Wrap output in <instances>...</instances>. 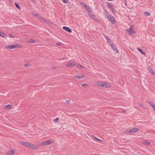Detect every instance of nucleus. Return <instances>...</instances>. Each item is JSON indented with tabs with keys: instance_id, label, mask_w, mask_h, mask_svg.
Here are the masks:
<instances>
[{
	"instance_id": "obj_9",
	"label": "nucleus",
	"mask_w": 155,
	"mask_h": 155,
	"mask_svg": "<svg viewBox=\"0 0 155 155\" xmlns=\"http://www.w3.org/2000/svg\"><path fill=\"white\" fill-rule=\"evenodd\" d=\"M28 147H30L33 149H36L37 148V146L36 145H35L34 144L31 143H30Z\"/></svg>"
},
{
	"instance_id": "obj_8",
	"label": "nucleus",
	"mask_w": 155,
	"mask_h": 155,
	"mask_svg": "<svg viewBox=\"0 0 155 155\" xmlns=\"http://www.w3.org/2000/svg\"><path fill=\"white\" fill-rule=\"evenodd\" d=\"M113 24H114L115 22V19L114 17L111 15L108 18H107Z\"/></svg>"
},
{
	"instance_id": "obj_24",
	"label": "nucleus",
	"mask_w": 155,
	"mask_h": 155,
	"mask_svg": "<svg viewBox=\"0 0 155 155\" xmlns=\"http://www.w3.org/2000/svg\"><path fill=\"white\" fill-rule=\"evenodd\" d=\"M15 6L16 7V8H18V9H20V10L21 9V8L20 7V6L16 3L15 2Z\"/></svg>"
},
{
	"instance_id": "obj_2",
	"label": "nucleus",
	"mask_w": 155,
	"mask_h": 155,
	"mask_svg": "<svg viewBox=\"0 0 155 155\" xmlns=\"http://www.w3.org/2000/svg\"><path fill=\"white\" fill-rule=\"evenodd\" d=\"M54 143V141L52 139H50L44 141L39 144L41 146H45L50 145Z\"/></svg>"
},
{
	"instance_id": "obj_16",
	"label": "nucleus",
	"mask_w": 155,
	"mask_h": 155,
	"mask_svg": "<svg viewBox=\"0 0 155 155\" xmlns=\"http://www.w3.org/2000/svg\"><path fill=\"white\" fill-rule=\"evenodd\" d=\"M89 16L91 18H94L95 17V16L93 14L92 12L88 13Z\"/></svg>"
},
{
	"instance_id": "obj_26",
	"label": "nucleus",
	"mask_w": 155,
	"mask_h": 155,
	"mask_svg": "<svg viewBox=\"0 0 155 155\" xmlns=\"http://www.w3.org/2000/svg\"><path fill=\"white\" fill-rule=\"evenodd\" d=\"M137 49H138V51H139L142 54H143V55H144L145 54L144 53V52L140 48H137Z\"/></svg>"
},
{
	"instance_id": "obj_38",
	"label": "nucleus",
	"mask_w": 155,
	"mask_h": 155,
	"mask_svg": "<svg viewBox=\"0 0 155 155\" xmlns=\"http://www.w3.org/2000/svg\"><path fill=\"white\" fill-rule=\"evenodd\" d=\"M153 75H154V76H155V72H154L153 74H152Z\"/></svg>"
},
{
	"instance_id": "obj_32",
	"label": "nucleus",
	"mask_w": 155,
	"mask_h": 155,
	"mask_svg": "<svg viewBox=\"0 0 155 155\" xmlns=\"http://www.w3.org/2000/svg\"><path fill=\"white\" fill-rule=\"evenodd\" d=\"M144 14L147 15V16H149L150 15V14L147 12H145L144 13Z\"/></svg>"
},
{
	"instance_id": "obj_5",
	"label": "nucleus",
	"mask_w": 155,
	"mask_h": 155,
	"mask_svg": "<svg viewBox=\"0 0 155 155\" xmlns=\"http://www.w3.org/2000/svg\"><path fill=\"white\" fill-rule=\"evenodd\" d=\"M110 46L111 47V48L115 51L116 53H118L119 51L117 49L115 45L113 43L110 44Z\"/></svg>"
},
{
	"instance_id": "obj_28",
	"label": "nucleus",
	"mask_w": 155,
	"mask_h": 155,
	"mask_svg": "<svg viewBox=\"0 0 155 155\" xmlns=\"http://www.w3.org/2000/svg\"><path fill=\"white\" fill-rule=\"evenodd\" d=\"M59 120V118H56L55 119H54V120L53 121H54V122L55 123H56Z\"/></svg>"
},
{
	"instance_id": "obj_12",
	"label": "nucleus",
	"mask_w": 155,
	"mask_h": 155,
	"mask_svg": "<svg viewBox=\"0 0 155 155\" xmlns=\"http://www.w3.org/2000/svg\"><path fill=\"white\" fill-rule=\"evenodd\" d=\"M63 29L64 30L68 31V32L69 33L71 32L72 31H71V30L69 28H68V27H65V26L63 28Z\"/></svg>"
},
{
	"instance_id": "obj_15",
	"label": "nucleus",
	"mask_w": 155,
	"mask_h": 155,
	"mask_svg": "<svg viewBox=\"0 0 155 155\" xmlns=\"http://www.w3.org/2000/svg\"><path fill=\"white\" fill-rule=\"evenodd\" d=\"M149 103L150 106L152 107L155 112V104L151 102H150Z\"/></svg>"
},
{
	"instance_id": "obj_27",
	"label": "nucleus",
	"mask_w": 155,
	"mask_h": 155,
	"mask_svg": "<svg viewBox=\"0 0 155 155\" xmlns=\"http://www.w3.org/2000/svg\"><path fill=\"white\" fill-rule=\"evenodd\" d=\"M37 17L40 19L42 20H43L45 22H46V21L42 17H41V16H37Z\"/></svg>"
},
{
	"instance_id": "obj_10",
	"label": "nucleus",
	"mask_w": 155,
	"mask_h": 155,
	"mask_svg": "<svg viewBox=\"0 0 155 155\" xmlns=\"http://www.w3.org/2000/svg\"><path fill=\"white\" fill-rule=\"evenodd\" d=\"M15 151L14 150H10L8 151L6 155H11L15 153Z\"/></svg>"
},
{
	"instance_id": "obj_37",
	"label": "nucleus",
	"mask_w": 155,
	"mask_h": 155,
	"mask_svg": "<svg viewBox=\"0 0 155 155\" xmlns=\"http://www.w3.org/2000/svg\"><path fill=\"white\" fill-rule=\"evenodd\" d=\"M56 45L57 46H60L61 45V44L59 43H57Z\"/></svg>"
},
{
	"instance_id": "obj_34",
	"label": "nucleus",
	"mask_w": 155,
	"mask_h": 155,
	"mask_svg": "<svg viewBox=\"0 0 155 155\" xmlns=\"http://www.w3.org/2000/svg\"><path fill=\"white\" fill-rule=\"evenodd\" d=\"M149 71L150 73H151L152 74H153V73L154 72L153 70L152 69H150L149 70Z\"/></svg>"
},
{
	"instance_id": "obj_20",
	"label": "nucleus",
	"mask_w": 155,
	"mask_h": 155,
	"mask_svg": "<svg viewBox=\"0 0 155 155\" xmlns=\"http://www.w3.org/2000/svg\"><path fill=\"white\" fill-rule=\"evenodd\" d=\"M76 78L78 79H80L84 77V76L76 75Z\"/></svg>"
},
{
	"instance_id": "obj_23",
	"label": "nucleus",
	"mask_w": 155,
	"mask_h": 155,
	"mask_svg": "<svg viewBox=\"0 0 155 155\" xmlns=\"http://www.w3.org/2000/svg\"><path fill=\"white\" fill-rule=\"evenodd\" d=\"M84 7L85 9L88 7L87 5L85 4H84L82 2L80 3Z\"/></svg>"
},
{
	"instance_id": "obj_11",
	"label": "nucleus",
	"mask_w": 155,
	"mask_h": 155,
	"mask_svg": "<svg viewBox=\"0 0 155 155\" xmlns=\"http://www.w3.org/2000/svg\"><path fill=\"white\" fill-rule=\"evenodd\" d=\"M30 143L27 142H21L20 144L26 147H29Z\"/></svg>"
},
{
	"instance_id": "obj_29",
	"label": "nucleus",
	"mask_w": 155,
	"mask_h": 155,
	"mask_svg": "<svg viewBox=\"0 0 155 155\" xmlns=\"http://www.w3.org/2000/svg\"><path fill=\"white\" fill-rule=\"evenodd\" d=\"M11 107V106L9 104L7 105L6 106V108L8 109H10Z\"/></svg>"
},
{
	"instance_id": "obj_30",
	"label": "nucleus",
	"mask_w": 155,
	"mask_h": 155,
	"mask_svg": "<svg viewBox=\"0 0 155 155\" xmlns=\"http://www.w3.org/2000/svg\"><path fill=\"white\" fill-rule=\"evenodd\" d=\"M143 143L144 144H146L147 145H149L150 144V143L147 141H144L143 142Z\"/></svg>"
},
{
	"instance_id": "obj_35",
	"label": "nucleus",
	"mask_w": 155,
	"mask_h": 155,
	"mask_svg": "<svg viewBox=\"0 0 155 155\" xmlns=\"http://www.w3.org/2000/svg\"><path fill=\"white\" fill-rule=\"evenodd\" d=\"M63 2L64 3H66L68 2V0H62Z\"/></svg>"
},
{
	"instance_id": "obj_1",
	"label": "nucleus",
	"mask_w": 155,
	"mask_h": 155,
	"mask_svg": "<svg viewBox=\"0 0 155 155\" xmlns=\"http://www.w3.org/2000/svg\"><path fill=\"white\" fill-rule=\"evenodd\" d=\"M95 84L97 86L104 88L109 87L111 86V84L108 82L97 81Z\"/></svg>"
},
{
	"instance_id": "obj_17",
	"label": "nucleus",
	"mask_w": 155,
	"mask_h": 155,
	"mask_svg": "<svg viewBox=\"0 0 155 155\" xmlns=\"http://www.w3.org/2000/svg\"><path fill=\"white\" fill-rule=\"evenodd\" d=\"M27 42L28 43H35L36 42V41H35V40H34L33 39H30L28 40L27 41Z\"/></svg>"
},
{
	"instance_id": "obj_14",
	"label": "nucleus",
	"mask_w": 155,
	"mask_h": 155,
	"mask_svg": "<svg viewBox=\"0 0 155 155\" xmlns=\"http://www.w3.org/2000/svg\"><path fill=\"white\" fill-rule=\"evenodd\" d=\"M104 11L105 12L104 13V14L107 17V18H108L111 15L109 12H107L106 10L104 9Z\"/></svg>"
},
{
	"instance_id": "obj_19",
	"label": "nucleus",
	"mask_w": 155,
	"mask_h": 155,
	"mask_svg": "<svg viewBox=\"0 0 155 155\" xmlns=\"http://www.w3.org/2000/svg\"><path fill=\"white\" fill-rule=\"evenodd\" d=\"M0 36H1L4 38L6 37V35L4 33L1 31H0Z\"/></svg>"
},
{
	"instance_id": "obj_31",
	"label": "nucleus",
	"mask_w": 155,
	"mask_h": 155,
	"mask_svg": "<svg viewBox=\"0 0 155 155\" xmlns=\"http://www.w3.org/2000/svg\"><path fill=\"white\" fill-rule=\"evenodd\" d=\"M9 37L10 38H14V36L13 34H10L9 35Z\"/></svg>"
},
{
	"instance_id": "obj_21",
	"label": "nucleus",
	"mask_w": 155,
	"mask_h": 155,
	"mask_svg": "<svg viewBox=\"0 0 155 155\" xmlns=\"http://www.w3.org/2000/svg\"><path fill=\"white\" fill-rule=\"evenodd\" d=\"M93 137H94V138L95 139L97 140V141H99V142L101 143H102L103 142H102V140H100L99 139H98V138H97L96 137H95L94 136H93Z\"/></svg>"
},
{
	"instance_id": "obj_33",
	"label": "nucleus",
	"mask_w": 155,
	"mask_h": 155,
	"mask_svg": "<svg viewBox=\"0 0 155 155\" xmlns=\"http://www.w3.org/2000/svg\"><path fill=\"white\" fill-rule=\"evenodd\" d=\"M88 85L86 84H81V86L83 87H86Z\"/></svg>"
},
{
	"instance_id": "obj_41",
	"label": "nucleus",
	"mask_w": 155,
	"mask_h": 155,
	"mask_svg": "<svg viewBox=\"0 0 155 155\" xmlns=\"http://www.w3.org/2000/svg\"><path fill=\"white\" fill-rule=\"evenodd\" d=\"M123 113H125V111H123Z\"/></svg>"
},
{
	"instance_id": "obj_6",
	"label": "nucleus",
	"mask_w": 155,
	"mask_h": 155,
	"mask_svg": "<svg viewBox=\"0 0 155 155\" xmlns=\"http://www.w3.org/2000/svg\"><path fill=\"white\" fill-rule=\"evenodd\" d=\"M107 6L108 8L110 9L112 11L113 13L115 12L114 9L113 8V5L109 3H107Z\"/></svg>"
},
{
	"instance_id": "obj_40",
	"label": "nucleus",
	"mask_w": 155,
	"mask_h": 155,
	"mask_svg": "<svg viewBox=\"0 0 155 155\" xmlns=\"http://www.w3.org/2000/svg\"><path fill=\"white\" fill-rule=\"evenodd\" d=\"M35 16H37H37H38V15L37 14H35Z\"/></svg>"
},
{
	"instance_id": "obj_4",
	"label": "nucleus",
	"mask_w": 155,
	"mask_h": 155,
	"mask_svg": "<svg viewBox=\"0 0 155 155\" xmlns=\"http://www.w3.org/2000/svg\"><path fill=\"white\" fill-rule=\"evenodd\" d=\"M133 28V26H131L130 28L126 30L129 35H135L136 34V32L132 29Z\"/></svg>"
},
{
	"instance_id": "obj_39",
	"label": "nucleus",
	"mask_w": 155,
	"mask_h": 155,
	"mask_svg": "<svg viewBox=\"0 0 155 155\" xmlns=\"http://www.w3.org/2000/svg\"><path fill=\"white\" fill-rule=\"evenodd\" d=\"M69 102H70V101L69 100H68V101H67V103L68 104V103Z\"/></svg>"
},
{
	"instance_id": "obj_7",
	"label": "nucleus",
	"mask_w": 155,
	"mask_h": 155,
	"mask_svg": "<svg viewBox=\"0 0 155 155\" xmlns=\"http://www.w3.org/2000/svg\"><path fill=\"white\" fill-rule=\"evenodd\" d=\"M76 65V63L74 62H70L66 65V66L72 67Z\"/></svg>"
},
{
	"instance_id": "obj_18",
	"label": "nucleus",
	"mask_w": 155,
	"mask_h": 155,
	"mask_svg": "<svg viewBox=\"0 0 155 155\" xmlns=\"http://www.w3.org/2000/svg\"><path fill=\"white\" fill-rule=\"evenodd\" d=\"M106 38L109 45H110V44L113 43L111 42V39L110 38L106 37Z\"/></svg>"
},
{
	"instance_id": "obj_3",
	"label": "nucleus",
	"mask_w": 155,
	"mask_h": 155,
	"mask_svg": "<svg viewBox=\"0 0 155 155\" xmlns=\"http://www.w3.org/2000/svg\"><path fill=\"white\" fill-rule=\"evenodd\" d=\"M21 46L17 45H12L6 46L5 48L7 49H13L14 48H20Z\"/></svg>"
},
{
	"instance_id": "obj_22",
	"label": "nucleus",
	"mask_w": 155,
	"mask_h": 155,
	"mask_svg": "<svg viewBox=\"0 0 155 155\" xmlns=\"http://www.w3.org/2000/svg\"><path fill=\"white\" fill-rule=\"evenodd\" d=\"M86 9L88 13L92 12L91 9L88 6L86 8Z\"/></svg>"
},
{
	"instance_id": "obj_36",
	"label": "nucleus",
	"mask_w": 155,
	"mask_h": 155,
	"mask_svg": "<svg viewBox=\"0 0 155 155\" xmlns=\"http://www.w3.org/2000/svg\"><path fill=\"white\" fill-rule=\"evenodd\" d=\"M29 66V64H25L24 65V66L25 67H27V66Z\"/></svg>"
},
{
	"instance_id": "obj_25",
	"label": "nucleus",
	"mask_w": 155,
	"mask_h": 155,
	"mask_svg": "<svg viewBox=\"0 0 155 155\" xmlns=\"http://www.w3.org/2000/svg\"><path fill=\"white\" fill-rule=\"evenodd\" d=\"M76 66L78 68H84V67L83 66H82L81 65L78 64L76 65Z\"/></svg>"
},
{
	"instance_id": "obj_13",
	"label": "nucleus",
	"mask_w": 155,
	"mask_h": 155,
	"mask_svg": "<svg viewBox=\"0 0 155 155\" xmlns=\"http://www.w3.org/2000/svg\"><path fill=\"white\" fill-rule=\"evenodd\" d=\"M138 130V128H134L132 129H129L128 131L131 133H134L137 131Z\"/></svg>"
}]
</instances>
